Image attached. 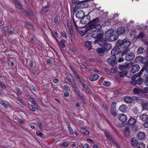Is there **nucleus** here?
Segmentation results:
<instances>
[{
    "label": "nucleus",
    "instance_id": "nucleus-1",
    "mask_svg": "<svg viewBox=\"0 0 148 148\" xmlns=\"http://www.w3.org/2000/svg\"><path fill=\"white\" fill-rule=\"evenodd\" d=\"M90 29H96L99 30L101 28L99 17L94 19L90 21L89 26L88 27Z\"/></svg>",
    "mask_w": 148,
    "mask_h": 148
},
{
    "label": "nucleus",
    "instance_id": "nucleus-2",
    "mask_svg": "<svg viewBox=\"0 0 148 148\" xmlns=\"http://www.w3.org/2000/svg\"><path fill=\"white\" fill-rule=\"evenodd\" d=\"M26 97L29 101H31L33 104L34 105L33 106L32 104L30 103H28V107L30 110L34 112L36 111L35 109L37 108L38 107L37 104L35 100L32 97H31L28 94H26L25 95Z\"/></svg>",
    "mask_w": 148,
    "mask_h": 148
},
{
    "label": "nucleus",
    "instance_id": "nucleus-3",
    "mask_svg": "<svg viewBox=\"0 0 148 148\" xmlns=\"http://www.w3.org/2000/svg\"><path fill=\"white\" fill-rule=\"evenodd\" d=\"M103 36V34L102 33H99L97 31L94 30L91 34V36L97 39V40H99V38H101Z\"/></svg>",
    "mask_w": 148,
    "mask_h": 148
},
{
    "label": "nucleus",
    "instance_id": "nucleus-4",
    "mask_svg": "<svg viewBox=\"0 0 148 148\" xmlns=\"http://www.w3.org/2000/svg\"><path fill=\"white\" fill-rule=\"evenodd\" d=\"M81 84L83 87L82 88L83 91H84L87 94H92V91L84 82H82Z\"/></svg>",
    "mask_w": 148,
    "mask_h": 148
},
{
    "label": "nucleus",
    "instance_id": "nucleus-5",
    "mask_svg": "<svg viewBox=\"0 0 148 148\" xmlns=\"http://www.w3.org/2000/svg\"><path fill=\"white\" fill-rule=\"evenodd\" d=\"M90 16H84L83 18H82L80 20L81 23L83 24L87 25L90 24Z\"/></svg>",
    "mask_w": 148,
    "mask_h": 148
},
{
    "label": "nucleus",
    "instance_id": "nucleus-6",
    "mask_svg": "<svg viewBox=\"0 0 148 148\" xmlns=\"http://www.w3.org/2000/svg\"><path fill=\"white\" fill-rule=\"evenodd\" d=\"M116 58L115 56H112L108 59L107 62L109 64L113 66L115 64Z\"/></svg>",
    "mask_w": 148,
    "mask_h": 148
},
{
    "label": "nucleus",
    "instance_id": "nucleus-7",
    "mask_svg": "<svg viewBox=\"0 0 148 148\" xmlns=\"http://www.w3.org/2000/svg\"><path fill=\"white\" fill-rule=\"evenodd\" d=\"M84 12L83 10H79L76 13V16L78 18L81 19L84 17Z\"/></svg>",
    "mask_w": 148,
    "mask_h": 148
},
{
    "label": "nucleus",
    "instance_id": "nucleus-8",
    "mask_svg": "<svg viewBox=\"0 0 148 148\" xmlns=\"http://www.w3.org/2000/svg\"><path fill=\"white\" fill-rule=\"evenodd\" d=\"M135 57V54L132 53H130L126 54L125 56V60L127 61L132 60Z\"/></svg>",
    "mask_w": 148,
    "mask_h": 148
},
{
    "label": "nucleus",
    "instance_id": "nucleus-9",
    "mask_svg": "<svg viewBox=\"0 0 148 148\" xmlns=\"http://www.w3.org/2000/svg\"><path fill=\"white\" fill-rule=\"evenodd\" d=\"M114 30L112 29H108L106 32L105 36L106 38L108 39L110 37L111 35L114 34Z\"/></svg>",
    "mask_w": 148,
    "mask_h": 148
},
{
    "label": "nucleus",
    "instance_id": "nucleus-10",
    "mask_svg": "<svg viewBox=\"0 0 148 148\" xmlns=\"http://www.w3.org/2000/svg\"><path fill=\"white\" fill-rule=\"evenodd\" d=\"M143 109L144 110H148V103L147 101L145 100L141 99L140 101Z\"/></svg>",
    "mask_w": 148,
    "mask_h": 148
},
{
    "label": "nucleus",
    "instance_id": "nucleus-11",
    "mask_svg": "<svg viewBox=\"0 0 148 148\" xmlns=\"http://www.w3.org/2000/svg\"><path fill=\"white\" fill-rule=\"evenodd\" d=\"M145 136V134L143 132H139L137 134V137L140 140H144Z\"/></svg>",
    "mask_w": 148,
    "mask_h": 148
},
{
    "label": "nucleus",
    "instance_id": "nucleus-12",
    "mask_svg": "<svg viewBox=\"0 0 148 148\" xmlns=\"http://www.w3.org/2000/svg\"><path fill=\"white\" fill-rule=\"evenodd\" d=\"M121 50L118 47L114 48L111 51V54L112 56H115L120 53Z\"/></svg>",
    "mask_w": 148,
    "mask_h": 148
},
{
    "label": "nucleus",
    "instance_id": "nucleus-13",
    "mask_svg": "<svg viewBox=\"0 0 148 148\" xmlns=\"http://www.w3.org/2000/svg\"><path fill=\"white\" fill-rule=\"evenodd\" d=\"M131 143L132 146L133 147L136 146L138 144V140L135 137H133L131 139Z\"/></svg>",
    "mask_w": 148,
    "mask_h": 148
},
{
    "label": "nucleus",
    "instance_id": "nucleus-14",
    "mask_svg": "<svg viewBox=\"0 0 148 148\" xmlns=\"http://www.w3.org/2000/svg\"><path fill=\"white\" fill-rule=\"evenodd\" d=\"M95 42L101 47L105 46L106 43V41L102 39L101 38H99V40H97Z\"/></svg>",
    "mask_w": 148,
    "mask_h": 148
},
{
    "label": "nucleus",
    "instance_id": "nucleus-15",
    "mask_svg": "<svg viewBox=\"0 0 148 148\" xmlns=\"http://www.w3.org/2000/svg\"><path fill=\"white\" fill-rule=\"evenodd\" d=\"M140 67L139 65L137 64H135L133 65L131 68V71L133 73L138 71L140 69Z\"/></svg>",
    "mask_w": 148,
    "mask_h": 148
},
{
    "label": "nucleus",
    "instance_id": "nucleus-16",
    "mask_svg": "<svg viewBox=\"0 0 148 148\" xmlns=\"http://www.w3.org/2000/svg\"><path fill=\"white\" fill-rule=\"evenodd\" d=\"M105 136L108 139L110 140L114 144H116V142L110 136L109 133L107 131H104Z\"/></svg>",
    "mask_w": 148,
    "mask_h": 148
},
{
    "label": "nucleus",
    "instance_id": "nucleus-17",
    "mask_svg": "<svg viewBox=\"0 0 148 148\" xmlns=\"http://www.w3.org/2000/svg\"><path fill=\"white\" fill-rule=\"evenodd\" d=\"M118 37L119 36L118 34H114L107 39L111 42H113L116 40Z\"/></svg>",
    "mask_w": 148,
    "mask_h": 148
},
{
    "label": "nucleus",
    "instance_id": "nucleus-18",
    "mask_svg": "<svg viewBox=\"0 0 148 148\" xmlns=\"http://www.w3.org/2000/svg\"><path fill=\"white\" fill-rule=\"evenodd\" d=\"M119 120L122 122H124L127 120L126 116L124 114H121L119 116Z\"/></svg>",
    "mask_w": 148,
    "mask_h": 148
},
{
    "label": "nucleus",
    "instance_id": "nucleus-19",
    "mask_svg": "<svg viewBox=\"0 0 148 148\" xmlns=\"http://www.w3.org/2000/svg\"><path fill=\"white\" fill-rule=\"evenodd\" d=\"M127 109V106L125 104H123L121 105L119 108V110L122 112H125L126 111Z\"/></svg>",
    "mask_w": 148,
    "mask_h": 148
},
{
    "label": "nucleus",
    "instance_id": "nucleus-20",
    "mask_svg": "<svg viewBox=\"0 0 148 148\" xmlns=\"http://www.w3.org/2000/svg\"><path fill=\"white\" fill-rule=\"evenodd\" d=\"M140 119L143 121H147L148 119V116L144 113L141 114L139 116Z\"/></svg>",
    "mask_w": 148,
    "mask_h": 148
},
{
    "label": "nucleus",
    "instance_id": "nucleus-21",
    "mask_svg": "<svg viewBox=\"0 0 148 148\" xmlns=\"http://www.w3.org/2000/svg\"><path fill=\"white\" fill-rule=\"evenodd\" d=\"M124 101L126 103H130L132 102L133 99L129 96H126L124 97Z\"/></svg>",
    "mask_w": 148,
    "mask_h": 148
},
{
    "label": "nucleus",
    "instance_id": "nucleus-22",
    "mask_svg": "<svg viewBox=\"0 0 148 148\" xmlns=\"http://www.w3.org/2000/svg\"><path fill=\"white\" fill-rule=\"evenodd\" d=\"M129 66V64L125 63L123 65H119L118 68L122 70L128 69Z\"/></svg>",
    "mask_w": 148,
    "mask_h": 148
},
{
    "label": "nucleus",
    "instance_id": "nucleus-23",
    "mask_svg": "<svg viewBox=\"0 0 148 148\" xmlns=\"http://www.w3.org/2000/svg\"><path fill=\"white\" fill-rule=\"evenodd\" d=\"M131 43L129 41L126 40V39L123 40V47L128 48L130 45Z\"/></svg>",
    "mask_w": 148,
    "mask_h": 148
},
{
    "label": "nucleus",
    "instance_id": "nucleus-24",
    "mask_svg": "<svg viewBox=\"0 0 148 148\" xmlns=\"http://www.w3.org/2000/svg\"><path fill=\"white\" fill-rule=\"evenodd\" d=\"M125 29L124 27H122L119 28L117 31L118 35L123 34L125 32Z\"/></svg>",
    "mask_w": 148,
    "mask_h": 148
},
{
    "label": "nucleus",
    "instance_id": "nucleus-25",
    "mask_svg": "<svg viewBox=\"0 0 148 148\" xmlns=\"http://www.w3.org/2000/svg\"><path fill=\"white\" fill-rule=\"evenodd\" d=\"M76 93L77 94L78 97L82 99H83L84 98V96L82 94L81 92L79 90L78 88L77 90H75Z\"/></svg>",
    "mask_w": 148,
    "mask_h": 148
},
{
    "label": "nucleus",
    "instance_id": "nucleus-26",
    "mask_svg": "<svg viewBox=\"0 0 148 148\" xmlns=\"http://www.w3.org/2000/svg\"><path fill=\"white\" fill-rule=\"evenodd\" d=\"M99 78V76L97 74L92 75L90 77L89 79L91 81H95L97 80Z\"/></svg>",
    "mask_w": 148,
    "mask_h": 148
},
{
    "label": "nucleus",
    "instance_id": "nucleus-27",
    "mask_svg": "<svg viewBox=\"0 0 148 148\" xmlns=\"http://www.w3.org/2000/svg\"><path fill=\"white\" fill-rule=\"evenodd\" d=\"M66 123L67 125L70 134L71 135L73 134L74 133V132L73 131V129L71 128L70 124L68 122H67Z\"/></svg>",
    "mask_w": 148,
    "mask_h": 148
},
{
    "label": "nucleus",
    "instance_id": "nucleus-28",
    "mask_svg": "<svg viewBox=\"0 0 148 148\" xmlns=\"http://www.w3.org/2000/svg\"><path fill=\"white\" fill-rule=\"evenodd\" d=\"M136 122L135 119L133 118H131L128 121V124L130 125H133L135 124Z\"/></svg>",
    "mask_w": 148,
    "mask_h": 148
},
{
    "label": "nucleus",
    "instance_id": "nucleus-29",
    "mask_svg": "<svg viewBox=\"0 0 148 148\" xmlns=\"http://www.w3.org/2000/svg\"><path fill=\"white\" fill-rule=\"evenodd\" d=\"M9 29V27L6 26L2 30V32L5 35H7L8 34Z\"/></svg>",
    "mask_w": 148,
    "mask_h": 148
},
{
    "label": "nucleus",
    "instance_id": "nucleus-30",
    "mask_svg": "<svg viewBox=\"0 0 148 148\" xmlns=\"http://www.w3.org/2000/svg\"><path fill=\"white\" fill-rule=\"evenodd\" d=\"M70 82L72 86L74 89L75 90H77L78 89V88L77 87L74 80L73 79L72 80H70Z\"/></svg>",
    "mask_w": 148,
    "mask_h": 148
},
{
    "label": "nucleus",
    "instance_id": "nucleus-31",
    "mask_svg": "<svg viewBox=\"0 0 148 148\" xmlns=\"http://www.w3.org/2000/svg\"><path fill=\"white\" fill-rule=\"evenodd\" d=\"M25 25L26 28L29 29H32L34 30V28L33 25L30 23H25Z\"/></svg>",
    "mask_w": 148,
    "mask_h": 148
},
{
    "label": "nucleus",
    "instance_id": "nucleus-32",
    "mask_svg": "<svg viewBox=\"0 0 148 148\" xmlns=\"http://www.w3.org/2000/svg\"><path fill=\"white\" fill-rule=\"evenodd\" d=\"M97 51L99 54H100L103 53L106 51L104 47H101L97 49Z\"/></svg>",
    "mask_w": 148,
    "mask_h": 148
},
{
    "label": "nucleus",
    "instance_id": "nucleus-33",
    "mask_svg": "<svg viewBox=\"0 0 148 148\" xmlns=\"http://www.w3.org/2000/svg\"><path fill=\"white\" fill-rule=\"evenodd\" d=\"M80 131L84 135H87L89 134L88 132L86 129L81 128L80 129Z\"/></svg>",
    "mask_w": 148,
    "mask_h": 148
},
{
    "label": "nucleus",
    "instance_id": "nucleus-34",
    "mask_svg": "<svg viewBox=\"0 0 148 148\" xmlns=\"http://www.w3.org/2000/svg\"><path fill=\"white\" fill-rule=\"evenodd\" d=\"M112 45L110 44L106 43V45L105 46V47H104L106 51H108L112 48Z\"/></svg>",
    "mask_w": 148,
    "mask_h": 148
},
{
    "label": "nucleus",
    "instance_id": "nucleus-35",
    "mask_svg": "<svg viewBox=\"0 0 148 148\" xmlns=\"http://www.w3.org/2000/svg\"><path fill=\"white\" fill-rule=\"evenodd\" d=\"M124 134L125 136L127 137L130 135V130L129 128H126L124 130Z\"/></svg>",
    "mask_w": 148,
    "mask_h": 148
},
{
    "label": "nucleus",
    "instance_id": "nucleus-36",
    "mask_svg": "<svg viewBox=\"0 0 148 148\" xmlns=\"http://www.w3.org/2000/svg\"><path fill=\"white\" fill-rule=\"evenodd\" d=\"M15 3L16 4V7L18 9H21L22 6L20 3L17 0H14Z\"/></svg>",
    "mask_w": 148,
    "mask_h": 148
},
{
    "label": "nucleus",
    "instance_id": "nucleus-37",
    "mask_svg": "<svg viewBox=\"0 0 148 148\" xmlns=\"http://www.w3.org/2000/svg\"><path fill=\"white\" fill-rule=\"evenodd\" d=\"M137 148H145V144L142 142H140L138 143L136 146Z\"/></svg>",
    "mask_w": 148,
    "mask_h": 148
},
{
    "label": "nucleus",
    "instance_id": "nucleus-38",
    "mask_svg": "<svg viewBox=\"0 0 148 148\" xmlns=\"http://www.w3.org/2000/svg\"><path fill=\"white\" fill-rule=\"evenodd\" d=\"M134 93L136 94H139L142 92V90L139 88H134L133 90Z\"/></svg>",
    "mask_w": 148,
    "mask_h": 148
},
{
    "label": "nucleus",
    "instance_id": "nucleus-39",
    "mask_svg": "<svg viewBox=\"0 0 148 148\" xmlns=\"http://www.w3.org/2000/svg\"><path fill=\"white\" fill-rule=\"evenodd\" d=\"M91 44L92 42L90 41L86 42H85V46L87 48L90 47V49H91V48H92V47H91Z\"/></svg>",
    "mask_w": 148,
    "mask_h": 148
},
{
    "label": "nucleus",
    "instance_id": "nucleus-40",
    "mask_svg": "<svg viewBox=\"0 0 148 148\" xmlns=\"http://www.w3.org/2000/svg\"><path fill=\"white\" fill-rule=\"evenodd\" d=\"M144 51V48L140 47L138 49L137 52L138 54H140L143 53Z\"/></svg>",
    "mask_w": 148,
    "mask_h": 148
},
{
    "label": "nucleus",
    "instance_id": "nucleus-41",
    "mask_svg": "<svg viewBox=\"0 0 148 148\" xmlns=\"http://www.w3.org/2000/svg\"><path fill=\"white\" fill-rule=\"evenodd\" d=\"M116 103L115 102L112 103L111 105V110H116Z\"/></svg>",
    "mask_w": 148,
    "mask_h": 148
},
{
    "label": "nucleus",
    "instance_id": "nucleus-42",
    "mask_svg": "<svg viewBox=\"0 0 148 148\" xmlns=\"http://www.w3.org/2000/svg\"><path fill=\"white\" fill-rule=\"evenodd\" d=\"M36 134L38 136L41 137L42 138H44L45 137L44 134L41 132L37 131L36 132Z\"/></svg>",
    "mask_w": 148,
    "mask_h": 148
},
{
    "label": "nucleus",
    "instance_id": "nucleus-43",
    "mask_svg": "<svg viewBox=\"0 0 148 148\" xmlns=\"http://www.w3.org/2000/svg\"><path fill=\"white\" fill-rule=\"evenodd\" d=\"M123 40H118L117 41L116 45L117 47H119L120 46H121L122 47L123 45Z\"/></svg>",
    "mask_w": 148,
    "mask_h": 148
},
{
    "label": "nucleus",
    "instance_id": "nucleus-44",
    "mask_svg": "<svg viewBox=\"0 0 148 148\" xmlns=\"http://www.w3.org/2000/svg\"><path fill=\"white\" fill-rule=\"evenodd\" d=\"M90 30L89 28L88 27L86 29L84 30L83 31H81L80 32V34L82 36H83L87 32L88 30Z\"/></svg>",
    "mask_w": 148,
    "mask_h": 148
},
{
    "label": "nucleus",
    "instance_id": "nucleus-45",
    "mask_svg": "<svg viewBox=\"0 0 148 148\" xmlns=\"http://www.w3.org/2000/svg\"><path fill=\"white\" fill-rule=\"evenodd\" d=\"M81 2V1H77V0H72V1L73 4L75 6L79 5Z\"/></svg>",
    "mask_w": 148,
    "mask_h": 148
},
{
    "label": "nucleus",
    "instance_id": "nucleus-46",
    "mask_svg": "<svg viewBox=\"0 0 148 148\" xmlns=\"http://www.w3.org/2000/svg\"><path fill=\"white\" fill-rule=\"evenodd\" d=\"M73 19L76 28H78L79 27H78L77 24H78V23H79V20L76 21V20L73 17Z\"/></svg>",
    "mask_w": 148,
    "mask_h": 148
},
{
    "label": "nucleus",
    "instance_id": "nucleus-47",
    "mask_svg": "<svg viewBox=\"0 0 148 148\" xmlns=\"http://www.w3.org/2000/svg\"><path fill=\"white\" fill-rule=\"evenodd\" d=\"M141 70H142V72L145 71L146 73H148V65H145Z\"/></svg>",
    "mask_w": 148,
    "mask_h": 148
},
{
    "label": "nucleus",
    "instance_id": "nucleus-48",
    "mask_svg": "<svg viewBox=\"0 0 148 148\" xmlns=\"http://www.w3.org/2000/svg\"><path fill=\"white\" fill-rule=\"evenodd\" d=\"M136 84L140 85L143 82V80L141 78H139L137 80H136Z\"/></svg>",
    "mask_w": 148,
    "mask_h": 148
},
{
    "label": "nucleus",
    "instance_id": "nucleus-49",
    "mask_svg": "<svg viewBox=\"0 0 148 148\" xmlns=\"http://www.w3.org/2000/svg\"><path fill=\"white\" fill-rule=\"evenodd\" d=\"M51 33L52 34L53 36L56 39V38L58 37V34L56 30H54L53 32L51 31Z\"/></svg>",
    "mask_w": 148,
    "mask_h": 148
},
{
    "label": "nucleus",
    "instance_id": "nucleus-50",
    "mask_svg": "<svg viewBox=\"0 0 148 148\" xmlns=\"http://www.w3.org/2000/svg\"><path fill=\"white\" fill-rule=\"evenodd\" d=\"M16 99L17 100V101H19V102L23 105V106H25L26 105V104L25 102L23 101L19 97H16Z\"/></svg>",
    "mask_w": 148,
    "mask_h": 148
},
{
    "label": "nucleus",
    "instance_id": "nucleus-51",
    "mask_svg": "<svg viewBox=\"0 0 148 148\" xmlns=\"http://www.w3.org/2000/svg\"><path fill=\"white\" fill-rule=\"evenodd\" d=\"M127 71H121L119 73V76L121 77H123L126 74Z\"/></svg>",
    "mask_w": 148,
    "mask_h": 148
},
{
    "label": "nucleus",
    "instance_id": "nucleus-52",
    "mask_svg": "<svg viewBox=\"0 0 148 148\" xmlns=\"http://www.w3.org/2000/svg\"><path fill=\"white\" fill-rule=\"evenodd\" d=\"M111 83L108 81H105L103 82V84L104 86L108 87L111 85Z\"/></svg>",
    "mask_w": 148,
    "mask_h": 148
},
{
    "label": "nucleus",
    "instance_id": "nucleus-53",
    "mask_svg": "<svg viewBox=\"0 0 148 148\" xmlns=\"http://www.w3.org/2000/svg\"><path fill=\"white\" fill-rule=\"evenodd\" d=\"M142 70H141L139 72L137 73L134 76V78H135L137 77L140 76L142 74Z\"/></svg>",
    "mask_w": 148,
    "mask_h": 148
},
{
    "label": "nucleus",
    "instance_id": "nucleus-54",
    "mask_svg": "<svg viewBox=\"0 0 148 148\" xmlns=\"http://www.w3.org/2000/svg\"><path fill=\"white\" fill-rule=\"evenodd\" d=\"M0 86L2 89H5L6 87L4 84L2 82L0 81Z\"/></svg>",
    "mask_w": 148,
    "mask_h": 148
},
{
    "label": "nucleus",
    "instance_id": "nucleus-55",
    "mask_svg": "<svg viewBox=\"0 0 148 148\" xmlns=\"http://www.w3.org/2000/svg\"><path fill=\"white\" fill-rule=\"evenodd\" d=\"M133 110L134 113L135 114H137V113L138 112V108L136 107H134L133 109Z\"/></svg>",
    "mask_w": 148,
    "mask_h": 148
},
{
    "label": "nucleus",
    "instance_id": "nucleus-56",
    "mask_svg": "<svg viewBox=\"0 0 148 148\" xmlns=\"http://www.w3.org/2000/svg\"><path fill=\"white\" fill-rule=\"evenodd\" d=\"M65 41L64 40H60V45L62 48H64L65 47Z\"/></svg>",
    "mask_w": 148,
    "mask_h": 148
},
{
    "label": "nucleus",
    "instance_id": "nucleus-57",
    "mask_svg": "<svg viewBox=\"0 0 148 148\" xmlns=\"http://www.w3.org/2000/svg\"><path fill=\"white\" fill-rule=\"evenodd\" d=\"M61 34L62 36L65 38L66 39L67 38V36L66 33L64 31H63L61 32Z\"/></svg>",
    "mask_w": 148,
    "mask_h": 148
},
{
    "label": "nucleus",
    "instance_id": "nucleus-58",
    "mask_svg": "<svg viewBox=\"0 0 148 148\" xmlns=\"http://www.w3.org/2000/svg\"><path fill=\"white\" fill-rule=\"evenodd\" d=\"M69 143L68 142H65L64 143H63L61 145V146L64 147H66L68 146Z\"/></svg>",
    "mask_w": 148,
    "mask_h": 148
},
{
    "label": "nucleus",
    "instance_id": "nucleus-59",
    "mask_svg": "<svg viewBox=\"0 0 148 148\" xmlns=\"http://www.w3.org/2000/svg\"><path fill=\"white\" fill-rule=\"evenodd\" d=\"M26 13L29 16L32 17L33 16V13L29 10H28L26 12Z\"/></svg>",
    "mask_w": 148,
    "mask_h": 148
},
{
    "label": "nucleus",
    "instance_id": "nucleus-60",
    "mask_svg": "<svg viewBox=\"0 0 148 148\" xmlns=\"http://www.w3.org/2000/svg\"><path fill=\"white\" fill-rule=\"evenodd\" d=\"M116 110H111L112 115L114 116H116L117 115V114L116 112Z\"/></svg>",
    "mask_w": 148,
    "mask_h": 148
},
{
    "label": "nucleus",
    "instance_id": "nucleus-61",
    "mask_svg": "<svg viewBox=\"0 0 148 148\" xmlns=\"http://www.w3.org/2000/svg\"><path fill=\"white\" fill-rule=\"evenodd\" d=\"M81 6V5L80 6H79L78 5L77 6H76L73 9V11L75 12H76L77 11L79 8H80V6Z\"/></svg>",
    "mask_w": 148,
    "mask_h": 148
},
{
    "label": "nucleus",
    "instance_id": "nucleus-62",
    "mask_svg": "<svg viewBox=\"0 0 148 148\" xmlns=\"http://www.w3.org/2000/svg\"><path fill=\"white\" fill-rule=\"evenodd\" d=\"M38 125L40 129H42V124L40 121H38L37 122Z\"/></svg>",
    "mask_w": 148,
    "mask_h": 148
},
{
    "label": "nucleus",
    "instance_id": "nucleus-63",
    "mask_svg": "<svg viewBox=\"0 0 148 148\" xmlns=\"http://www.w3.org/2000/svg\"><path fill=\"white\" fill-rule=\"evenodd\" d=\"M49 7L48 6L45 7L43 8L42 10L45 12H47L48 10Z\"/></svg>",
    "mask_w": 148,
    "mask_h": 148
},
{
    "label": "nucleus",
    "instance_id": "nucleus-64",
    "mask_svg": "<svg viewBox=\"0 0 148 148\" xmlns=\"http://www.w3.org/2000/svg\"><path fill=\"white\" fill-rule=\"evenodd\" d=\"M79 65L82 68L84 69H87L86 66L82 63H79Z\"/></svg>",
    "mask_w": 148,
    "mask_h": 148
}]
</instances>
